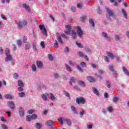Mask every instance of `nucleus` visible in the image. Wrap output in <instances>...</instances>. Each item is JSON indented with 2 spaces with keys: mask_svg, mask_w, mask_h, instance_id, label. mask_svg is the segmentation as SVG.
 Here are the masks:
<instances>
[{
  "mask_svg": "<svg viewBox=\"0 0 129 129\" xmlns=\"http://www.w3.org/2000/svg\"><path fill=\"white\" fill-rule=\"evenodd\" d=\"M120 39V37L118 35H115V41H119Z\"/></svg>",
  "mask_w": 129,
  "mask_h": 129,
  "instance_id": "nucleus-45",
  "label": "nucleus"
},
{
  "mask_svg": "<svg viewBox=\"0 0 129 129\" xmlns=\"http://www.w3.org/2000/svg\"><path fill=\"white\" fill-rule=\"evenodd\" d=\"M107 12L109 16H113V12L110 9L107 8Z\"/></svg>",
  "mask_w": 129,
  "mask_h": 129,
  "instance_id": "nucleus-22",
  "label": "nucleus"
},
{
  "mask_svg": "<svg viewBox=\"0 0 129 129\" xmlns=\"http://www.w3.org/2000/svg\"><path fill=\"white\" fill-rule=\"evenodd\" d=\"M122 70H123L124 74H125V75H126L127 76H128L129 71H128V70H127V69L124 67H122Z\"/></svg>",
  "mask_w": 129,
  "mask_h": 129,
  "instance_id": "nucleus-16",
  "label": "nucleus"
},
{
  "mask_svg": "<svg viewBox=\"0 0 129 129\" xmlns=\"http://www.w3.org/2000/svg\"><path fill=\"white\" fill-rule=\"evenodd\" d=\"M65 27L67 29V30L64 31V33L66 35H69V33L71 32V27L69 25H66Z\"/></svg>",
  "mask_w": 129,
  "mask_h": 129,
  "instance_id": "nucleus-8",
  "label": "nucleus"
},
{
  "mask_svg": "<svg viewBox=\"0 0 129 129\" xmlns=\"http://www.w3.org/2000/svg\"><path fill=\"white\" fill-rule=\"evenodd\" d=\"M36 65H42V61H36Z\"/></svg>",
  "mask_w": 129,
  "mask_h": 129,
  "instance_id": "nucleus-64",
  "label": "nucleus"
},
{
  "mask_svg": "<svg viewBox=\"0 0 129 129\" xmlns=\"http://www.w3.org/2000/svg\"><path fill=\"white\" fill-rule=\"evenodd\" d=\"M1 126L2 127L3 129H8V126H7V125L6 124H2Z\"/></svg>",
  "mask_w": 129,
  "mask_h": 129,
  "instance_id": "nucleus-51",
  "label": "nucleus"
},
{
  "mask_svg": "<svg viewBox=\"0 0 129 129\" xmlns=\"http://www.w3.org/2000/svg\"><path fill=\"white\" fill-rule=\"evenodd\" d=\"M109 70L111 71V72H114L115 71H114V69H113V67L112 66L109 67Z\"/></svg>",
  "mask_w": 129,
  "mask_h": 129,
  "instance_id": "nucleus-46",
  "label": "nucleus"
},
{
  "mask_svg": "<svg viewBox=\"0 0 129 129\" xmlns=\"http://www.w3.org/2000/svg\"><path fill=\"white\" fill-rule=\"evenodd\" d=\"M17 44L18 46H22V41L20 40H17Z\"/></svg>",
  "mask_w": 129,
  "mask_h": 129,
  "instance_id": "nucleus-52",
  "label": "nucleus"
},
{
  "mask_svg": "<svg viewBox=\"0 0 129 129\" xmlns=\"http://www.w3.org/2000/svg\"><path fill=\"white\" fill-rule=\"evenodd\" d=\"M78 54L80 57H82V58H85L87 61H89V59L88 58V56H87V55H84V53H83V52L79 51Z\"/></svg>",
  "mask_w": 129,
  "mask_h": 129,
  "instance_id": "nucleus-10",
  "label": "nucleus"
},
{
  "mask_svg": "<svg viewBox=\"0 0 129 129\" xmlns=\"http://www.w3.org/2000/svg\"><path fill=\"white\" fill-rule=\"evenodd\" d=\"M71 81L72 82H73V83L75 82V78H74V77H72V78H71Z\"/></svg>",
  "mask_w": 129,
  "mask_h": 129,
  "instance_id": "nucleus-60",
  "label": "nucleus"
},
{
  "mask_svg": "<svg viewBox=\"0 0 129 129\" xmlns=\"http://www.w3.org/2000/svg\"><path fill=\"white\" fill-rule=\"evenodd\" d=\"M107 55L108 57H109L112 59H114V58H115V57H116V56L114 55L112 53L109 52L108 51H107Z\"/></svg>",
  "mask_w": 129,
  "mask_h": 129,
  "instance_id": "nucleus-12",
  "label": "nucleus"
},
{
  "mask_svg": "<svg viewBox=\"0 0 129 129\" xmlns=\"http://www.w3.org/2000/svg\"><path fill=\"white\" fill-rule=\"evenodd\" d=\"M104 73V72L102 70H100L99 71V75H97V74L95 73V75L96 76V77H100V75L103 74Z\"/></svg>",
  "mask_w": 129,
  "mask_h": 129,
  "instance_id": "nucleus-20",
  "label": "nucleus"
},
{
  "mask_svg": "<svg viewBox=\"0 0 129 129\" xmlns=\"http://www.w3.org/2000/svg\"><path fill=\"white\" fill-rule=\"evenodd\" d=\"M63 94H64V95L67 97H68L69 98H70V94L67 91H63Z\"/></svg>",
  "mask_w": 129,
  "mask_h": 129,
  "instance_id": "nucleus-32",
  "label": "nucleus"
},
{
  "mask_svg": "<svg viewBox=\"0 0 129 129\" xmlns=\"http://www.w3.org/2000/svg\"><path fill=\"white\" fill-rule=\"evenodd\" d=\"M23 43H27V37H24L23 40Z\"/></svg>",
  "mask_w": 129,
  "mask_h": 129,
  "instance_id": "nucleus-61",
  "label": "nucleus"
},
{
  "mask_svg": "<svg viewBox=\"0 0 129 129\" xmlns=\"http://www.w3.org/2000/svg\"><path fill=\"white\" fill-rule=\"evenodd\" d=\"M48 58L49 61H53V60H54V57H53V55H52L51 54H49L48 55Z\"/></svg>",
  "mask_w": 129,
  "mask_h": 129,
  "instance_id": "nucleus-28",
  "label": "nucleus"
},
{
  "mask_svg": "<svg viewBox=\"0 0 129 129\" xmlns=\"http://www.w3.org/2000/svg\"><path fill=\"white\" fill-rule=\"evenodd\" d=\"M107 110H108V111H110V112L112 111V107H107Z\"/></svg>",
  "mask_w": 129,
  "mask_h": 129,
  "instance_id": "nucleus-55",
  "label": "nucleus"
},
{
  "mask_svg": "<svg viewBox=\"0 0 129 129\" xmlns=\"http://www.w3.org/2000/svg\"><path fill=\"white\" fill-rule=\"evenodd\" d=\"M49 95L50 96V97L51 100H52V101H54V100H55V99H56V97H55L54 94H53L52 93H50L49 94Z\"/></svg>",
  "mask_w": 129,
  "mask_h": 129,
  "instance_id": "nucleus-23",
  "label": "nucleus"
},
{
  "mask_svg": "<svg viewBox=\"0 0 129 129\" xmlns=\"http://www.w3.org/2000/svg\"><path fill=\"white\" fill-rule=\"evenodd\" d=\"M72 12H75L76 11V8L73 6L71 7Z\"/></svg>",
  "mask_w": 129,
  "mask_h": 129,
  "instance_id": "nucleus-59",
  "label": "nucleus"
},
{
  "mask_svg": "<svg viewBox=\"0 0 129 129\" xmlns=\"http://www.w3.org/2000/svg\"><path fill=\"white\" fill-rule=\"evenodd\" d=\"M42 34L44 36H46L47 35V30L46 29V28L43 29V30H42Z\"/></svg>",
  "mask_w": 129,
  "mask_h": 129,
  "instance_id": "nucleus-44",
  "label": "nucleus"
},
{
  "mask_svg": "<svg viewBox=\"0 0 129 129\" xmlns=\"http://www.w3.org/2000/svg\"><path fill=\"white\" fill-rule=\"evenodd\" d=\"M71 109H72L73 112L74 113H75V114L77 113V111H76V108H75V107H74V106H71Z\"/></svg>",
  "mask_w": 129,
  "mask_h": 129,
  "instance_id": "nucleus-27",
  "label": "nucleus"
},
{
  "mask_svg": "<svg viewBox=\"0 0 129 129\" xmlns=\"http://www.w3.org/2000/svg\"><path fill=\"white\" fill-rule=\"evenodd\" d=\"M78 83L79 84V85H80V86H81V87H84V86H85V83H84V82H83V81H79L78 82Z\"/></svg>",
  "mask_w": 129,
  "mask_h": 129,
  "instance_id": "nucleus-19",
  "label": "nucleus"
},
{
  "mask_svg": "<svg viewBox=\"0 0 129 129\" xmlns=\"http://www.w3.org/2000/svg\"><path fill=\"white\" fill-rule=\"evenodd\" d=\"M117 101H118V98L116 96L113 97V102H114V103H116V102H117Z\"/></svg>",
  "mask_w": 129,
  "mask_h": 129,
  "instance_id": "nucleus-31",
  "label": "nucleus"
},
{
  "mask_svg": "<svg viewBox=\"0 0 129 129\" xmlns=\"http://www.w3.org/2000/svg\"><path fill=\"white\" fill-rule=\"evenodd\" d=\"M122 14L123 15L124 18L125 19H127V14H126V12H125V10L123 9H121Z\"/></svg>",
  "mask_w": 129,
  "mask_h": 129,
  "instance_id": "nucleus-18",
  "label": "nucleus"
},
{
  "mask_svg": "<svg viewBox=\"0 0 129 129\" xmlns=\"http://www.w3.org/2000/svg\"><path fill=\"white\" fill-rule=\"evenodd\" d=\"M106 86L108 88H110V87H111L110 82H109V81H106Z\"/></svg>",
  "mask_w": 129,
  "mask_h": 129,
  "instance_id": "nucleus-34",
  "label": "nucleus"
},
{
  "mask_svg": "<svg viewBox=\"0 0 129 129\" xmlns=\"http://www.w3.org/2000/svg\"><path fill=\"white\" fill-rule=\"evenodd\" d=\"M58 121L60 122L61 124H63L64 123L63 121H66L68 125L71 126V124H72V122L70 119L65 118L64 117H60L58 119Z\"/></svg>",
  "mask_w": 129,
  "mask_h": 129,
  "instance_id": "nucleus-1",
  "label": "nucleus"
},
{
  "mask_svg": "<svg viewBox=\"0 0 129 129\" xmlns=\"http://www.w3.org/2000/svg\"><path fill=\"white\" fill-rule=\"evenodd\" d=\"M76 44L79 48H83V45H82V44L79 43L78 42H76Z\"/></svg>",
  "mask_w": 129,
  "mask_h": 129,
  "instance_id": "nucleus-42",
  "label": "nucleus"
},
{
  "mask_svg": "<svg viewBox=\"0 0 129 129\" xmlns=\"http://www.w3.org/2000/svg\"><path fill=\"white\" fill-rule=\"evenodd\" d=\"M31 68H32V70L33 72H35V71H36V70H37V67L35 65H32L31 67Z\"/></svg>",
  "mask_w": 129,
  "mask_h": 129,
  "instance_id": "nucleus-37",
  "label": "nucleus"
},
{
  "mask_svg": "<svg viewBox=\"0 0 129 129\" xmlns=\"http://www.w3.org/2000/svg\"><path fill=\"white\" fill-rule=\"evenodd\" d=\"M83 67H86V65L77 66V68L80 72H83Z\"/></svg>",
  "mask_w": 129,
  "mask_h": 129,
  "instance_id": "nucleus-13",
  "label": "nucleus"
},
{
  "mask_svg": "<svg viewBox=\"0 0 129 129\" xmlns=\"http://www.w3.org/2000/svg\"><path fill=\"white\" fill-rule=\"evenodd\" d=\"M104 60H105V62H109V59L108 57L105 56L104 57Z\"/></svg>",
  "mask_w": 129,
  "mask_h": 129,
  "instance_id": "nucleus-49",
  "label": "nucleus"
},
{
  "mask_svg": "<svg viewBox=\"0 0 129 129\" xmlns=\"http://www.w3.org/2000/svg\"><path fill=\"white\" fill-rule=\"evenodd\" d=\"M1 120L2 121H3V122H7V120L6 119H5V117H1Z\"/></svg>",
  "mask_w": 129,
  "mask_h": 129,
  "instance_id": "nucleus-54",
  "label": "nucleus"
},
{
  "mask_svg": "<svg viewBox=\"0 0 129 129\" xmlns=\"http://www.w3.org/2000/svg\"><path fill=\"white\" fill-rule=\"evenodd\" d=\"M23 7L27 12H31V9H30V6H29V4H27L26 3H24L23 4Z\"/></svg>",
  "mask_w": 129,
  "mask_h": 129,
  "instance_id": "nucleus-11",
  "label": "nucleus"
},
{
  "mask_svg": "<svg viewBox=\"0 0 129 129\" xmlns=\"http://www.w3.org/2000/svg\"><path fill=\"white\" fill-rule=\"evenodd\" d=\"M77 33L79 37H80V38H82V36H83V31H82V29H81V27L80 26H77Z\"/></svg>",
  "mask_w": 129,
  "mask_h": 129,
  "instance_id": "nucleus-4",
  "label": "nucleus"
},
{
  "mask_svg": "<svg viewBox=\"0 0 129 129\" xmlns=\"http://www.w3.org/2000/svg\"><path fill=\"white\" fill-rule=\"evenodd\" d=\"M13 78H14V79H18L19 78V75L17 73H15L13 75Z\"/></svg>",
  "mask_w": 129,
  "mask_h": 129,
  "instance_id": "nucleus-41",
  "label": "nucleus"
},
{
  "mask_svg": "<svg viewBox=\"0 0 129 129\" xmlns=\"http://www.w3.org/2000/svg\"><path fill=\"white\" fill-rule=\"evenodd\" d=\"M92 126H93L92 124H89V125H87V127L88 129H91L92 128Z\"/></svg>",
  "mask_w": 129,
  "mask_h": 129,
  "instance_id": "nucleus-56",
  "label": "nucleus"
},
{
  "mask_svg": "<svg viewBox=\"0 0 129 129\" xmlns=\"http://www.w3.org/2000/svg\"><path fill=\"white\" fill-rule=\"evenodd\" d=\"M89 22L90 24H92V27H94V26H95V24H94V22H93V20H92V19L89 18Z\"/></svg>",
  "mask_w": 129,
  "mask_h": 129,
  "instance_id": "nucleus-29",
  "label": "nucleus"
},
{
  "mask_svg": "<svg viewBox=\"0 0 129 129\" xmlns=\"http://www.w3.org/2000/svg\"><path fill=\"white\" fill-rule=\"evenodd\" d=\"M8 105L9 106L12 110L15 109V103L12 101H9L8 102Z\"/></svg>",
  "mask_w": 129,
  "mask_h": 129,
  "instance_id": "nucleus-5",
  "label": "nucleus"
},
{
  "mask_svg": "<svg viewBox=\"0 0 129 129\" xmlns=\"http://www.w3.org/2000/svg\"><path fill=\"white\" fill-rule=\"evenodd\" d=\"M87 79L88 81H89V82H91V83H94V82H96V79H95V78L94 77L90 76L87 77Z\"/></svg>",
  "mask_w": 129,
  "mask_h": 129,
  "instance_id": "nucleus-6",
  "label": "nucleus"
},
{
  "mask_svg": "<svg viewBox=\"0 0 129 129\" xmlns=\"http://www.w3.org/2000/svg\"><path fill=\"white\" fill-rule=\"evenodd\" d=\"M39 29L40 30H41V31H43V30H44V29H46V28H45V26L44 25H40Z\"/></svg>",
  "mask_w": 129,
  "mask_h": 129,
  "instance_id": "nucleus-39",
  "label": "nucleus"
},
{
  "mask_svg": "<svg viewBox=\"0 0 129 129\" xmlns=\"http://www.w3.org/2000/svg\"><path fill=\"white\" fill-rule=\"evenodd\" d=\"M44 41H41L40 43V45L41 46V47H42V48H45V45H44Z\"/></svg>",
  "mask_w": 129,
  "mask_h": 129,
  "instance_id": "nucleus-58",
  "label": "nucleus"
},
{
  "mask_svg": "<svg viewBox=\"0 0 129 129\" xmlns=\"http://www.w3.org/2000/svg\"><path fill=\"white\" fill-rule=\"evenodd\" d=\"M18 95L20 97H24L25 95V92H22L19 93Z\"/></svg>",
  "mask_w": 129,
  "mask_h": 129,
  "instance_id": "nucleus-33",
  "label": "nucleus"
},
{
  "mask_svg": "<svg viewBox=\"0 0 129 129\" xmlns=\"http://www.w3.org/2000/svg\"><path fill=\"white\" fill-rule=\"evenodd\" d=\"M28 114H32V113H34V112H35V110H33V109H30L28 111Z\"/></svg>",
  "mask_w": 129,
  "mask_h": 129,
  "instance_id": "nucleus-43",
  "label": "nucleus"
},
{
  "mask_svg": "<svg viewBox=\"0 0 129 129\" xmlns=\"http://www.w3.org/2000/svg\"><path fill=\"white\" fill-rule=\"evenodd\" d=\"M86 20V18L85 17H81V22H84Z\"/></svg>",
  "mask_w": 129,
  "mask_h": 129,
  "instance_id": "nucleus-62",
  "label": "nucleus"
},
{
  "mask_svg": "<svg viewBox=\"0 0 129 129\" xmlns=\"http://www.w3.org/2000/svg\"><path fill=\"white\" fill-rule=\"evenodd\" d=\"M26 118L27 121H31L32 120V117L31 115H27Z\"/></svg>",
  "mask_w": 129,
  "mask_h": 129,
  "instance_id": "nucleus-38",
  "label": "nucleus"
},
{
  "mask_svg": "<svg viewBox=\"0 0 129 129\" xmlns=\"http://www.w3.org/2000/svg\"><path fill=\"white\" fill-rule=\"evenodd\" d=\"M16 24L18 27V29H22V27H25L28 25V21L26 20H24L23 22H16Z\"/></svg>",
  "mask_w": 129,
  "mask_h": 129,
  "instance_id": "nucleus-2",
  "label": "nucleus"
},
{
  "mask_svg": "<svg viewBox=\"0 0 129 129\" xmlns=\"http://www.w3.org/2000/svg\"><path fill=\"white\" fill-rule=\"evenodd\" d=\"M19 113L21 117H23V116L25 115V112L24 111V109L22 107H19Z\"/></svg>",
  "mask_w": 129,
  "mask_h": 129,
  "instance_id": "nucleus-7",
  "label": "nucleus"
},
{
  "mask_svg": "<svg viewBox=\"0 0 129 129\" xmlns=\"http://www.w3.org/2000/svg\"><path fill=\"white\" fill-rule=\"evenodd\" d=\"M53 123H54V122H53V121H52L51 120H49L46 121L45 124L47 126H52V125H53Z\"/></svg>",
  "mask_w": 129,
  "mask_h": 129,
  "instance_id": "nucleus-14",
  "label": "nucleus"
},
{
  "mask_svg": "<svg viewBox=\"0 0 129 129\" xmlns=\"http://www.w3.org/2000/svg\"><path fill=\"white\" fill-rule=\"evenodd\" d=\"M66 69L67 71H68L69 72H71V71H72V70L71 69V68H70V66H69V65L66 66Z\"/></svg>",
  "mask_w": 129,
  "mask_h": 129,
  "instance_id": "nucleus-36",
  "label": "nucleus"
},
{
  "mask_svg": "<svg viewBox=\"0 0 129 129\" xmlns=\"http://www.w3.org/2000/svg\"><path fill=\"white\" fill-rule=\"evenodd\" d=\"M102 35L104 37V38H108V36H107V34L105 32H103Z\"/></svg>",
  "mask_w": 129,
  "mask_h": 129,
  "instance_id": "nucleus-53",
  "label": "nucleus"
},
{
  "mask_svg": "<svg viewBox=\"0 0 129 129\" xmlns=\"http://www.w3.org/2000/svg\"><path fill=\"white\" fill-rule=\"evenodd\" d=\"M35 127L37 129H40L42 128V124H40L39 123H36L35 124Z\"/></svg>",
  "mask_w": 129,
  "mask_h": 129,
  "instance_id": "nucleus-24",
  "label": "nucleus"
},
{
  "mask_svg": "<svg viewBox=\"0 0 129 129\" xmlns=\"http://www.w3.org/2000/svg\"><path fill=\"white\" fill-rule=\"evenodd\" d=\"M18 86L21 87H24V83H23V81L21 80H19L18 81Z\"/></svg>",
  "mask_w": 129,
  "mask_h": 129,
  "instance_id": "nucleus-21",
  "label": "nucleus"
},
{
  "mask_svg": "<svg viewBox=\"0 0 129 129\" xmlns=\"http://www.w3.org/2000/svg\"><path fill=\"white\" fill-rule=\"evenodd\" d=\"M72 36L73 37L74 39H76V32L75 31H72Z\"/></svg>",
  "mask_w": 129,
  "mask_h": 129,
  "instance_id": "nucleus-26",
  "label": "nucleus"
},
{
  "mask_svg": "<svg viewBox=\"0 0 129 129\" xmlns=\"http://www.w3.org/2000/svg\"><path fill=\"white\" fill-rule=\"evenodd\" d=\"M48 96H49V94L47 93L45 94H42L41 95V97L43 100H44V101H47V100H48Z\"/></svg>",
  "mask_w": 129,
  "mask_h": 129,
  "instance_id": "nucleus-9",
  "label": "nucleus"
},
{
  "mask_svg": "<svg viewBox=\"0 0 129 129\" xmlns=\"http://www.w3.org/2000/svg\"><path fill=\"white\" fill-rule=\"evenodd\" d=\"M31 118L32 119H36L37 118V115L33 114L31 115Z\"/></svg>",
  "mask_w": 129,
  "mask_h": 129,
  "instance_id": "nucleus-48",
  "label": "nucleus"
},
{
  "mask_svg": "<svg viewBox=\"0 0 129 129\" xmlns=\"http://www.w3.org/2000/svg\"><path fill=\"white\" fill-rule=\"evenodd\" d=\"M92 89L94 94L97 96H99V91H98V90H97V89H96L95 87H93Z\"/></svg>",
  "mask_w": 129,
  "mask_h": 129,
  "instance_id": "nucleus-15",
  "label": "nucleus"
},
{
  "mask_svg": "<svg viewBox=\"0 0 129 129\" xmlns=\"http://www.w3.org/2000/svg\"><path fill=\"white\" fill-rule=\"evenodd\" d=\"M57 41L60 44H63V41L62 40V37L61 36H57Z\"/></svg>",
  "mask_w": 129,
  "mask_h": 129,
  "instance_id": "nucleus-25",
  "label": "nucleus"
},
{
  "mask_svg": "<svg viewBox=\"0 0 129 129\" xmlns=\"http://www.w3.org/2000/svg\"><path fill=\"white\" fill-rule=\"evenodd\" d=\"M5 98H6V99H12V95H10V94H6L5 95Z\"/></svg>",
  "mask_w": 129,
  "mask_h": 129,
  "instance_id": "nucleus-30",
  "label": "nucleus"
},
{
  "mask_svg": "<svg viewBox=\"0 0 129 129\" xmlns=\"http://www.w3.org/2000/svg\"><path fill=\"white\" fill-rule=\"evenodd\" d=\"M53 76L55 78H58L59 77V75H58L57 73L54 74Z\"/></svg>",
  "mask_w": 129,
  "mask_h": 129,
  "instance_id": "nucleus-63",
  "label": "nucleus"
},
{
  "mask_svg": "<svg viewBox=\"0 0 129 129\" xmlns=\"http://www.w3.org/2000/svg\"><path fill=\"white\" fill-rule=\"evenodd\" d=\"M30 47H31V45H30V44L29 43H27L25 45V50H29Z\"/></svg>",
  "mask_w": 129,
  "mask_h": 129,
  "instance_id": "nucleus-35",
  "label": "nucleus"
},
{
  "mask_svg": "<svg viewBox=\"0 0 129 129\" xmlns=\"http://www.w3.org/2000/svg\"><path fill=\"white\" fill-rule=\"evenodd\" d=\"M7 57L5 58V61L6 62H8V61H12V60H13V57L12 56V55H10V54L9 55H6Z\"/></svg>",
  "mask_w": 129,
  "mask_h": 129,
  "instance_id": "nucleus-17",
  "label": "nucleus"
},
{
  "mask_svg": "<svg viewBox=\"0 0 129 129\" xmlns=\"http://www.w3.org/2000/svg\"><path fill=\"white\" fill-rule=\"evenodd\" d=\"M6 56H8L10 55V49L7 48L6 49Z\"/></svg>",
  "mask_w": 129,
  "mask_h": 129,
  "instance_id": "nucleus-40",
  "label": "nucleus"
},
{
  "mask_svg": "<svg viewBox=\"0 0 129 129\" xmlns=\"http://www.w3.org/2000/svg\"><path fill=\"white\" fill-rule=\"evenodd\" d=\"M64 52L66 53H68V52H69V48H68V47H66L65 49H64Z\"/></svg>",
  "mask_w": 129,
  "mask_h": 129,
  "instance_id": "nucleus-57",
  "label": "nucleus"
},
{
  "mask_svg": "<svg viewBox=\"0 0 129 129\" xmlns=\"http://www.w3.org/2000/svg\"><path fill=\"white\" fill-rule=\"evenodd\" d=\"M24 87H19L18 88V91H19L20 92H22V91H24Z\"/></svg>",
  "mask_w": 129,
  "mask_h": 129,
  "instance_id": "nucleus-50",
  "label": "nucleus"
},
{
  "mask_svg": "<svg viewBox=\"0 0 129 129\" xmlns=\"http://www.w3.org/2000/svg\"><path fill=\"white\" fill-rule=\"evenodd\" d=\"M80 115L81 116V117L84 115V110L83 109L80 111Z\"/></svg>",
  "mask_w": 129,
  "mask_h": 129,
  "instance_id": "nucleus-47",
  "label": "nucleus"
},
{
  "mask_svg": "<svg viewBox=\"0 0 129 129\" xmlns=\"http://www.w3.org/2000/svg\"><path fill=\"white\" fill-rule=\"evenodd\" d=\"M86 100L82 97H79V98H76V102L77 104H85Z\"/></svg>",
  "mask_w": 129,
  "mask_h": 129,
  "instance_id": "nucleus-3",
  "label": "nucleus"
}]
</instances>
